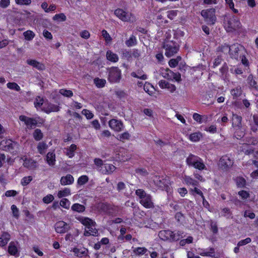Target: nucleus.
Instances as JSON below:
<instances>
[{
    "label": "nucleus",
    "mask_w": 258,
    "mask_h": 258,
    "mask_svg": "<svg viewBox=\"0 0 258 258\" xmlns=\"http://www.w3.org/2000/svg\"><path fill=\"white\" fill-rule=\"evenodd\" d=\"M33 136L36 141H39L43 138V135L40 129L37 128L34 131Z\"/></svg>",
    "instance_id": "2f4dec72"
},
{
    "label": "nucleus",
    "mask_w": 258,
    "mask_h": 258,
    "mask_svg": "<svg viewBox=\"0 0 258 258\" xmlns=\"http://www.w3.org/2000/svg\"><path fill=\"white\" fill-rule=\"evenodd\" d=\"M77 219L83 225L86 226V227H89L90 226H96V223L93 221L91 219L88 217H84L80 216L77 218Z\"/></svg>",
    "instance_id": "4468645a"
},
{
    "label": "nucleus",
    "mask_w": 258,
    "mask_h": 258,
    "mask_svg": "<svg viewBox=\"0 0 258 258\" xmlns=\"http://www.w3.org/2000/svg\"><path fill=\"white\" fill-rule=\"evenodd\" d=\"M47 147L48 146L45 143L42 142L38 143L37 148L38 152L40 154L43 155L44 153L45 150L47 148Z\"/></svg>",
    "instance_id": "473e14b6"
},
{
    "label": "nucleus",
    "mask_w": 258,
    "mask_h": 258,
    "mask_svg": "<svg viewBox=\"0 0 258 258\" xmlns=\"http://www.w3.org/2000/svg\"><path fill=\"white\" fill-rule=\"evenodd\" d=\"M114 14L123 22H130L132 21L133 15L131 13L124 11L122 9H117L114 11Z\"/></svg>",
    "instance_id": "423d86ee"
},
{
    "label": "nucleus",
    "mask_w": 258,
    "mask_h": 258,
    "mask_svg": "<svg viewBox=\"0 0 258 258\" xmlns=\"http://www.w3.org/2000/svg\"><path fill=\"white\" fill-rule=\"evenodd\" d=\"M89 178L87 175H82L78 179V184L79 185H83L88 181Z\"/></svg>",
    "instance_id": "37998d69"
},
{
    "label": "nucleus",
    "mask_w": 258,
    "mask_h": 258,
    "mask_svg": "<svg viewBox=\"0 0 258 258\" xmlns=\"http://www.w3.org/2000/svg\"><path fill=\"white\" fill-rule=\"evenodd\" d=\"M130 135L128 132H124L123 134L119 135L117 139L120 141L124 142V140H128L130 139Z\"/></svg>",
    "instance_id": "a19ab883"
},
{
    "label": "nucleus",
    "mask_w": 258,
    "mask_h": 258,
    "mask_svg": "<svg viewBox=\"0 0 258 258\" xmlns=\"http://www.w3.org/2000/svg\"><path fill=\"white\" fill-rule=\"evenodd\" d=\"M136 194L138 196L141 200L145 197L147 194L142 189H138L136 191Z\"/></svg>",
    "instance_id": "864d4df0"
},
{
    "label": "nucleus",
    "mask_w": 258,
    "mask_h": 258,
    "mask_svg": "<svg viewBox=\"0 0 258 258\" xmlns=\"http://www.w3.org/2000/svg\"><path fill=\"white\" fill-rule=\"evenodd\" d=\"M131 76L135 78H140L142 80H146L147 77L146 75H141L140 73H138V74H137L135 72H132L131 73Z\"/></svg>",
    "instance_id": "e2e57ef3"
},
{
    "label": "nucleus",
    "mask_w": 258,
    "mask_h": 258,
    "mask_svg": "<svg viewBox=\"0 0 258 258\" xmlns=\"http://www.w3.org/2000/svg\"><path fill=\"white\" fill-rule=\"evenodd\" d=\"M47 163L50 166H53L55 164V155L53 152H48L46 155Z\"/></svg>",
    "instance_id": "4be33fe9"
},
{
    "label": "nucleus",
    "mask_w": 258,
    "mask_h": 258,
    "mask_svg": "<svg viewBox=\"0 0 258 258\" xmlns=\"http://www.w3.org/2000/svg\"><path fill=\"white\" fill-rule=\"evenodd\" d=\"M17 4L20 5H30L32 2L31 0H15Z\"/></svg>",
    "instance_id": "13d9d810"
},
{
    "label": "nucleus",
    "mask_w": 258,
    "mask_h": 258,
    "mask_svg": "<svg viewBox=\"0 0 258 258\" xmlns=\"http://www.w3.org/2000/svg\"><path fill=\"white\" fill-rule=\"evenodd\" d=\"M94 163L98 167V169L101 171L103 169V166L104 164H103V161L99 158H95L94 159Z\"/></svg>",
    "instance_id": "3c124183"
},
{
    "label": "nucleus",
    "mask_w": 258,
    "mask_h": 258,
    "mask_svg": "<svg viewBox=\"0 0 258 258\" xmlns=\"http://www.w3.org/2000/svg\"><path fill=\"white\" fill-rule=\"evenodd\" d=\"M95 227L96 226H90L88 227H85L84 235L85 236H89L91 235L97 236L98 235V231Z\"/></svg>",
    "instance_id": "ddd939ff"
},
{
    "label": "nucleus",
    "mask_w": 258,
    "mask_h": 258,
    "mask_svg": "<svg viewBox=\"0 0 258 258\" xmlns=\"http://www.w3.org/2000/svg\"><path fill=\"white\" fill-rule=\"evenodd\" d=\"M107 59L112 62H117L118 60V57L115 53H113L110 50H108L106 52Z\"/></svg>",
    "instance_id": "bb28decb"
},
{
    "label": "nucleus",
    "mask_w": 258,
    "mask_h": 258,
    "mask_svg": "<svg viewBox=\"0 0 258 258\" xmlns=\"http://www.w3.org/2000/svg\"><path fill=\"white\" fill-rule=\"evenodd\" d=\"M94 83L98 88H102L105 86L106 81L105 79L96 78L94 79Z\"/></svg>",
    "instance_id": "7c9ffc66"
},
{
    "label": "nucleus",
    "mask_w": 258,
    "mask_h": 258,
    "mask_svg": "<svg viewBox=\"0 0 258 258\" xmlns=\"http://www.w3.org/2000/svg\"><path fill=\"white\" fill-rule=\"evenodd\" d=\"M53 200V196L50 194L44 197L42 199L43 202L45 204H49L51 203Z\"/></svg>",
    "instance_id": "6e6d98bb"
},
{
    "label": "nucleus",
    "mask_w": 258,
    "mask_h": 258,
    "mask_svg": "<svg viewBox=\"0 0 258 258\" xmlns=\"http://www.w3.org/2000/svg\"><path fill=\"white\" fill-rule=\"evenodd\" d=\"M19 119L21 121L24 122L25 124L27 125V128L29 129L34 128L37 124V121L36 119L29 117L25 115H20L19 116Z\"/></svg>",
    "instance_id": "0eeeda50"
},
{
    "label": "nucleus",
    "mask_w": 258,
    "mask_h": 258,
    "mask_svg": "<svg viewBox=\"0 0 258 258\" xmlns=\"http://www.w3.org/2000/svg\"><path fill=\"white\" fill-rule=\"evenodd\" d=\"M183 233L178 231L176 232H172V241H177L182 237Z\"/></svg>",
    "instance_id": "a18cd8bd"
},
{
    "label": "nucleus",
    "mask_w": 258,
    "mask_h": 258,
    "mask_svg": "<svg viewBox=\"0 0 258 258\" xmlns=\"http://www.w3.org/2000/svg\"><path fill=\"white\" fill-rule=\"evenodd\" d=\"M185 182L187 184H190L192 185H195V186L197 185L198 184V182L196 180L193 179L189 176H185Z\"/></svg>",
    "instance_id": "de8ad7c7"
},
{
    "label": "nucleus",
    "mask_w": 258,
    "mask_h": 258,
    "mask_svg": "<svg viewBox=\"0 0 258 258\" xmlns=\"http://www.w3.org/2000/svg\"><path fill=\"white\" fill-rule=\"evenodd\" d=\"M71 194V190L70 188H65L62 190H59L58 192L57 196L59 198H61L63 197L68 196Z\"/></svg>",
    "instance_id": "c9c22d12"
},
{
    "label": "nucleus",
    "mask_w": 258,
    "mask_h": 258,
    "mask_svg": "<svg viewBox=\"0 0 258 258\" xmlns=\"http://www.w3.org/2000/svg\"><path fill=\"white\" fill-rule=\"evenodd\" d=\"M177 11L171 10L167 12V17L169 19L172 20L177 14Z\"/></svg>",
    "instance_id": "680f3d73"
},
{
    "label": "nucleus",
    "mask_w": 258,
    "mask_h": 258,
    "mask_svg": "<svg viewBox=\"0 0 258 258\" xmlns=\"http://www.w3.org/2000/svg\"><path fill=\"white\" fill-rule=\"evenodd\" d=\"M200 157L192 154H190L186 158V161L188 165L193 166L196 162L199 160Z\"/></svg>",
    "instance_id": "b1692460"
},
{
    "label": "nucleus",
    "mask_w": 258,
    "mask_h": 258,
    "mask_svg": "<svg viewBox=\"0 0 258 258\" xmlns=\"http://www.w3.org/2000/svg\"><path fill=\"white\" fill-rule=\"evenodd\" d=\"M42 110L47 113H49L51 112H57L59 110V107L58 105L50 103H45Z\"/></svg>",
    "instance_id": "9b49d317"
},
{
    "label": "nucleus",
    "mask_w": 258,
    "mask_h": 258,
    "mask_svg": "<svg viewBox=\"0 0 258 258\" xmlns=\"http://www.w3.org/2000/svg\"><path fill=\"white\" fill-rule=\"evenodd\" d=\"M23 166L29 170H34L37 168V164L34 160L25 159L24 161Z\"/></svg>",
    "instance_id": "f3484780"
},
{
    "label": "nucleus",
    "mask_w": 258,
    "mask_h": 258,
    "mask_svg": "<svg viewBox=\"0 0 258 258\" xmlns=\"http://www.w3.org/2000/svg\"><path fill=\"white\" fill-rule=\"evenodd\" d=\"M7 87L10 89L15 90L17 91H19L20 90V86L16 83H8L7 84Z\"/></svg>",
    "instance_id": "c03bdc74"
},
{
    "label": "nucleus",
    "mask_w": 258,
    "mask_h": 258,
    "mask_svg": "<svg viewBox=\"0 0 258 258\" xmlns=\"http://www.w3.org/2000/svg\"><path fill=\"white\" fill-rule=\"evenodd\" d=\"M102 36L105 39V41L107 42L111 41L112 40L110 36L108 34V33L105 30H103L102 31Z\"/></svg>",
    "instance_id": "5fc2aeb1"
},
{
    "label": "nucleus",
    "mask_w": 258,
    "mask_h": 258,
    "mask_svg": "<svg viewBox=\"0 0 258 258\" xmlns=\"http://www.w3.org/2000/svg\"><path fill=\"white\" fill-rule=\"evenodd\" d=\"M251 241V239L249 237H247L245 239L239 241L237 244L238 246H241L244 245L246 244L250 243Z\"/></svg>",
    "instance_id": "052dcab7"
},
{
    "label": "nucleus",
    "mask_w": 258,
    "mask_h": 258,
    "mask_svg": "<svg viewBox=\"0 0 258 258\" xmlns=\"http://www.w3.org/2000/svg\"><path fill=\"white\" fill-rule=\"evenodd\" d=\"M74 181V178L71 174H67L65 176L61 177L60 180V184L62 185L72 184Z\"/></svg>",
    "instance_id": "a211bd4d"
},
{
    "label": "nucleus",
    "mask_w": 258,
    "mask_h": 258,
    "mask_svg": "<svg viewBox=\"0 0 258 258\" xmlns=\"http://www.w3.org/2000/svg\"><path fill=\"white\" fill-rule=\"evenodd\" d=\"M247 83L251 87L255 88L257 86V83L256 81L253 79V77L252 75H249L247 79Z\"/></svg>",
    "instance_id": "e433bc0d"
},
{
    "label": "nucleus",
    "mask_w": 258,
    "mask_h": 258,
    "mask_svg": "<svg viewBox=\"0 0 258 258\" xmlns=\"http://www.w3.org/2000/svg\"><path fill=\"white\" fill-rule=\"evenodd\" d=\"M71 209L73 211L79 213H82L85 210V207L84 205L78 203L73 204Z\"/></svg>",
    "instance_id": "c756f323"
},
{
    "label": "nucleus",
    "mask_w": 258,
    "mask_h": 258,
    "mask_svg": "<svg viewBox=\"0 0 258 258\" xmlns=\"http://www.w3.org/2000/svg\"><path fill=\"white\" fill-rule=\"evenodd\" d=\"M59 92L60 94L67 97H71L73 95V92L70 90L61 89L59 90Z\"/></svg>",
    "instance_id": "ea45409f"
},
{
    "label": "nucleus",
    "mask_w": 258,
    "mask_h": 258,
    "mask_svg": "<svg viewBox=\"0 0 258 258\" xmlns=\"http://www.w3.org/2000/svg\"><path fill=\"white\" fill-rule=\"evenodd\" d=\"M77 149V146L75 144H72L71 146L66 149V154L70 158H72L75 154L74 152Z\"/></svg>",
    "instance_id": "c85d7f7f"
},
{
    "label": "nucleus",
    "mask_w": 258,
    "mask_h": 258,
    "mask_svg": "<svg viewBox=\"0 0 258 258\" xmlns=\"http://www.w3.org/2000/svg\"><path fill=\"white\" fill-rule=\"evenodd\" d=\"M236 182L238 186L243 187L245 185L246 181L243 178L239 177L237 178Z\"/></svg>",
    "instance_id": "4d7b16f0"
},
{
    "label": "nucleus",
    "mask_w": 258,
    "mask_h": 258,
    "mask_svg": "<svg viewBox=\"0 0 258 258\" xmlns=\"http://www.w3.org/2000/svg\"><path fill=\"white\" fill-rule=\"evenodd\" d=\"M240 26V22L238 18L235 16H232L229 18L227 23V31H233L238 29Z\"/></svg>",
    "instance_id": "39448f33"
},
{
    "label": "nucleus",
    "mask_w": 258,
    "mask_h": 258,
    "mask_svg": "<svg viewBox=\"0 0 258 258\" xmlns=\"http://www.w3.org/2000/svg\"><path fill=\"white\" fill-rule=\"evenodd\" d=\"M193 167L200 170L206 169V167L205 165L204 164L203 160L200 158H199V160H198V161L196 162V163H195V165H194Z\"/></svg>",
    "instance_id": "f704fd0d"
},
{
    "label": "nucleus",
    "mask_w": 258,
    "mask_h": 258,
    "mask_svg": "<svg viewBox=\"0 0 258 258\" xmlns=\"http://www.w3.org/2000/svg\"><path fill=\"white\" fill-rule=\"evenodd\" d=\"M27 63L28 64L33 66L34 68H36L38 70H43L44 69V66L36 60L28 59L27 60Z\"/></svg>",
    "instance_id": "6ab92c4d"
},
{
    "label": "nucleus",
    "mask_w": 258,
    "mask_h": 258,
    "mask_svg": "<svg viewBox=\"0 0 258 258\" xmlns=\"http://www.w3.org/2000/svg\"><path fill=\"white\" fill-rule=\"evenodd\" d=\"M159 85L161 88L168 89L171 92H173L176 90V87L174 85L170 84L165 80H161L159 82Z\"/></svg>",
    "instance_id": "dca6fc26"
},
{
    "label": "nucleus",
    "mask_w": 258,
    "mask_h": 258,
    "mask_svg": "<svg viewBox=\"0 0 258 258\" xmlns=\"http://www.w3.org/2000/svg\"><path fill=\"white\" fill-rule=\"evenodd\" d=\"M172 232L170 230H161L159 233V236L162 240L172 241Z\"/></svg>",
    "instance_id": "2eb2a0df"
},
{
    "label": "nucleus",
    "mask_w": 258,
    "mask_h": 258,
    "mask_svg": "<svg viewBox=\"0 0 258 258\" xmlns=\"http://www.w3.org/2000/svg\"><path fill=\"white\" fill-rule=\"evenodd\" d=\"M82 113L85 115L87 119H91L93 117V114L89 110L84 109L82 111Z\"/></svg>",
    "instance_id": "603ef678"
},
{
    "label": "nucleus",
    "mask_w": 258,
    "mask_h": 258,
    "mask_svg": "<svg viewBox=\"0 0 258 258\" xmlns=\"http://www.w3.org/2000/svg\"><path fill=\"white\" fill-rule=\"evenodd\" d=\"M108 80L111 83L119 82L121 78V71L117 67H111L107 69Z\"/></svg>",
    "instance_id": "7ed1b4c3"
},
{
    "label": "nucleus",
    "mask_w": 258,
    "mask_h": 258,
    "mask_svg": "<svg viewBox=\"0 0 258 258\" xmlns=\"http://www.w3.org/2000/svg\"><path fill=\"white\" fill-rule=\"evenodd\" d=\"M16 144V143L15 142H9L8 144H7L5 146L6 150H8V151H11L14 149V146Z\"/></svg>",
    "instance_id": "0e129e2a"
},
{
    "label": "nucleus",
    "mask_w": 258,
    "mask_h": 258,
    "mask_svg": "<svg viewBox=\"0 0 258 258\" xmlns=\"http://www.w3.org/2000/svg\"><path fill=\"white\" fill-rule=\"evenodd\" d=\"M11 209L13 214L14 217H15L16 218H18L19 217V210L17 208V207L13 205L11 206Z\"/></svg>",
    "instance_id": "69168bd1"
},
{
    "label": "nucleus",
    "mask_w": 258,
    "mask_h": 258,
    "mask_svg": "<svg viewBox=\"0 0 258 258\" xmlns=\"http://www.w3.org/2000/svg\"><path fill=\"white\" fill-rule=\"evenodd\" d=\"M32 179L33 178L31 176L24 177L21 180V184L23 186H26L32 180Z\"/></svg>",
    "instance_id": "49530a36"
},
{
    "label": "nucleus",
    "mask_w": 258,
    "mask_h": 258,
    "mask_svg": "<svg viewBox=\"0 0 258 258\" xmlns=\"http://www.w3.org/2000/svg\"><path fill=\"white\" fill-rule=\"evenodd\" d=\"M133 251L135 254L141 255L145 254L147 251V249L145 247H139L135 248Z\"/></svg>",
    "instance_id": "4c0bfd02"
},
{
    "label": "nucleus",
    "mask_w": 258,
    "mask_h": 258,
    "mask_svg": "<svg viewBox=\"0 0 258 258\" xmlns=\"http://www.w3.org/2000/svg\"><path fill=\"white\" fill-rule=\"evenodd\" d=\"M8 252L12 255H16L18 250L16 246V243L14 242H11L8 246Z\"/></svg>",
    "instance_id": "393cba45"
},
{
    "label": "nucleus",
    "mask_w": 258,
    "mask_h": 258,
    "mask_svg": "<svg viewBox=\"0 0 258 258\" xmlns=\"http://www.w3.org/2000/svg\"><path fill=\"white\" fill-rule=\"evenodd\" d=\"M70 226L62 221L57 222L54 226L55 231L58 233H64L70 229Z\"/></svg>",
    "instance_id": "6e6552de"
},
{
    "label": "nucleus",
    "mask_w": 258,
    "mask_h": 258,
    "mask_svg": "<svg viewBox=\"0 0 258 258\" xmlns=\"http://www.w3.org/2000/svg\"><path fill=\"white\" fill-rule=\"evenodd\" d=\"M23 35L25 39L31 41L34 38L35 34L33 31L27 30L23 33Z\"/></svg>",
    "instance_id": "72a5a7b5"
},
{
    "label": "nucleus",
    "mask_w": 258,
    "mask_h": 258,
    "mask_svg": "<svg viewBox=\"0 0 258 258\" xmlns=\"http://www.w3.org/2000/svg\"><path fill=\"white\" fill-rule=\"evenodd\" d=\"M44 103V100L40 96H37L34 101V105L36 107L41 106Z\"/></svg>",
    "instance_id": "8fccbe9b"
},
{
    "label": "nucleus",
    "mask_w": 258,
    "mask_h": 258,
    "mask_svg": "<svg viewBox=\"0 0 258 258\" xmlns=\"http://www.w3.org/2000/svg\"><path fill=\"white\" fill-rule=\"evenodd\" d=\"M66 16L63 13H60L58 14H56L53 17V19L54 20H56L58 19H60L62 21H64L66 20Z\"/></svg>",
    "instance_id": "bf43d9fd"
},
{
    "label": "nucleus",
    "mask_w": 258,
    "mask_h": 258,
    "mask_svg": "<svg viewBox=\"0 0 258 258\" xmlns=\"http://www.w3.org/2000/svg\"><path fill=\"white\" fill-rule=\"evenodd\" d=\"M201 14L208 24L213 25L215 24L216 21V17L214 9L203 10L201 11Z\"/></svg>",
    "instance_id": "20e7f679"
},
{
    "label": "nucleus",
    "mask_w": 258,
    "mask_h": 258,
    "mask_svg": "<svg viewBox=\"0 0 258 258\" xmlns=\"http://www.w3.org/2000/svg\"><path fill=\"white\" fill-rule=\"evenodd\" d=\"M202 135L199 133H194L189 136V139L193 142H197L199 141Z\"/></svg>",
    "instance_id": "79ce46f5"
},
{
    "label": "nucleus",
    "mask_w": 258,
    "mask_h": 258,
    "mask_svg": "<svg viewBox=\"0 0 258 258\" xmlns=\"http://www.w3.org/2000/svg\"><path fill=\"white\" fill-rule=\"evenodd\" d=\"M238 195L241 197V198L243 200L246 199L249 197V194L248 192L245 190H241L238 192Z\"/></svg>",
    "instance_id": "774afa93"
},
{
    "label": "nucleus",
    "mask_w": 258,
    "mask_h": 258,
    "mask_svg": "<svg viewBox=\"0 0 258 258\" xmlns=\"http://www.w3.org/2000/svg\"><path fill=\"white\" fill-rule=\"evenodd\" d=\"M163 47L165 49V55L170 57L178 52L179 45L175 41H166L163 43Z\"/></svg>",
    "instance_id": "f257e3e1"
},
{
    "label": "nucleus",
    "mask_w": 258,
    "mask_h": 258,
    "mask_svg": "<svg viewBox=\"0 0 258 258\" xmlns=\"http://www.w3.org/2000/svg\"><path fill=\"white\" fill-rule=\"evenodd\" d=\"M73 252L77 256L82 257L83 256L86 255L87 254L88 250L86 248L79 249L75 248L73 249Z\"/></svg>",
    "instance_id": "cd10ccee"
},
{
    "label": "nucleus",
    "mask_w": 258,
    "mask_h": 258,
    "mask_svg": "<svg viewBox=\"0 0 258 258\" xmlns=\"http://www.w3.org/2000/svg\"><path fill=\"white\" fill-rule=\"evenodd\" d=\"M224 48L229 50V54L232 58L237 60L243 54L244 48L239 44H234L230 46L226 45Z\"/></svg>",
    "instance_id": "f03ea898"
},
{
    "label": "nucleus",
    "mask_w": 258,
    "mask_h": 258,
    "mask_svg": "<svg viewBox=\"0 0 258 258\" xmlns=\"http://www.w3.org/2000/svg\"><path fill=\"white\" fill-rule=\"evenodd\" d=\"M59 205L65 209H69L70 207V202L67 199H62L59 203Z\"/></svg>",
    "instance_id": "09e8293b"
},
{
    "label": "nucleus",
    "mask_w": 258,
    "mask_h": 258,
    "mask_svg": "<svg viewBox=\"0 0 258 258\" xmlns=\"http://www.w3.org/2000/svg\"><path fill=\"white\" fill-rule=\"evenodd\" d=\"M154 182L157 186L161 188L165 187L168 184L167 179L160 177H156Z\"/></svg>",
    "instance_id": "aec40b11"
},
{
    "label": "nucleus",
    "mask_w": 258,
    "mask_h": 258,
    "mask_svg": "<svg viewBox=\"0 0 258 258\" xmlns=\"http://www.w3.org/2000/svg\"><path fill=\"white\" fill-rule=\"evenodd\" d=\"M242 117L237 114H233L232 125L240 128L241 126Z\"/></svg>",
    "instance_id": "a878e982"
},
{
    "label": "nucleus",
    "mask_w": 258,
    "mask_h": 258,
    "mask_svg": "<svg viewBox=\"0 0 258 258\" xmlns=\"http://www.w3.org/2000/svg\"><path fill=\"white\" fill-rule=\"evenodd\" d=\"M10 239V235L7 232H4L0 237V246H5Z\"/></svg>",
    "instance_id": "5701e85b"
},
{
    "label": "nucleus",
    "mask_w": 258,
    "mask_h": 258,
    "mask_svg": "<svg viewBox=\"0 0 258 258\" xmlns=\"http://www.w3.org/2000/svg\"><path fill=\"white\" fill-rule=\"evenodd\" d=\"M137 44V40L136 37L134 35H132L130 39L125 41V44L128 46H132Z\"/></svg>",
    "instance_id": "58836bf2"
},
{
    "label": "nucleus",
    "mask_w": 258,
    "mask_h": 258,
    "mask_svg": "<svg viewBox=\"0 0 258 258\" xmlns=\"http://www.w3.org/2000/svg\"><path fill=\"white\" fill-rule=\"evenodd\" d=\"M10 4V0H1L0 1V7L2 8H7Z\"/></svg>",
    "instance_id": "338daca9"
},
{
    "label": "nucleus",
    "mask_w": 258,
    "mask_h": 258,
    "mask_svg": "<svg viewBox=\"0 0 258 258\" xmlns=\"http://www.w3.org/2000/svg\"><path fill=\"white\" fill-rule=\"evenodd\" d=\"M102 167H103V168L101 172L105 174L111 173L114 171V170L116 168V167L114 165L110 164H104V165Z\"/></svg>",
    "instance_id": "412c9836"
},
{
    "label": "nucleus",
    "mask_w": 258,
    "mask_h": 258,
    "mask_svg": "<svg viewBox=\"0 0 258 258\" xmlns=\"http://www.w3.org/2000/svg\"><path fill=\"white\" fill-rule=\"evenodd\" d=\"M140 203L146 208H152L154 207V204L152 201L151 196L147 195L140 201Z\"/></svg>",
    "instance_id": "f8f14e48"
},
{
    "label": "nucleus",
    "mask_w": 258,
    "mask_h": 258,
    "mask_svg": "<svg viewBox=\"0 0 258 258\" xmlns=\"http://www.w3.org/2000/svg\"><path fill=\"white\" fill-rule=\"evenodd\" d=\"M233 161L227 156H222L219 162L218 166L222 169H226L231 167Z\"/></svg>",
    "instance_id": "1a4fd4ad"
},
{
    "label": "nucleus",
    "mask_w": 258,
    "mask_h": 258,
    "mask_svg": "<svg viewBox=\"0 0 258 258\" xmlns=\"http://www.w3.org/2000/svg\"><path fill=\"white\" fill-rule=\"evenodd\" d=\"M109 126L116 132H120L123 128V124L121 121L112 119L109 121Z\"/></svg>",
    "instance_id": "9d476101"
}]
</instances>
